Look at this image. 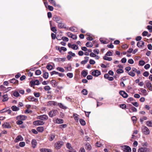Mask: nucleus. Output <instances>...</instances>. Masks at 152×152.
<instances>
[{
    "label": "nucleus",
    "mask_w": 152,
    "mask_h": 152,
    "mask_svg": "<svg viewBox=\"0 0 152 152\" xmlns=\"http://www.w3.org/2000/svg\"><path fill=\"white\" fill-rule=\"evenodd\" d=\"M64 145V142L62 141H58L56 142L54 145V147L56 149H60Z\"/></svg>",
    "instance_id": "f257e3e1"
},
{
    "label": "nucleus",
    "mask_w": 152,
    "mask_h": 152,
    "mask_svg": "<svg viewBox=\"0 0 152 152\" xmlns=\"http://www.w3.org/2000/svg\"><path fill=\"white\" fill-rule=\"evenodd\" d=\"M58 113V110H53L50 111L48 114L50 117L52 118L57 115Z\"/></svg>",
    "instance_id": "f03ea898"
},
{
    "label": "nucleus",
    "mask_w": 152,
    "mask_h": 152,
    "mask_svg": "<svg viewBox=\"0 0 152 152\" xmlns=\"http://www.w3.org/2000/svg\"><path fill=\"white\" fill-rule=\"evenodd\" d=\"M138 152H151L149 148L145 147H142L140 148L138 150Z\"/></svg>",
    "instance_id": "7ed1b4c3"
},
{
    "label": "nucleus",
    "mask_w": 152,
    "mask_h": 152,
    "mask_svg": "<svg viewBox=\"0 0 152 152\" xmlns=\"http://www.w3.org/2000/svg\"><path fill=\"white\" fill-rule=\"evenodd\" d=\"M142 130V132L145 135H148L150 133L149 129L146 126H143Z\"/></svg>",
    "instance_id": "20e7f679"
},
{
    "label": "nucleus",
    "mask_w": 152,
    "mask_h": 152,
    "mask_svg": "<svg viewBox=\"0 0 152 152\" xmlns=\"http://www.w3.org/2000/svg\"><path fill=\"white\" fill-rule=\"evenodd\" d=\"M122 150L123 151H126L127 152H131V148L129 146L127 145H124L121 147Z\"/></svg>",
    "instance_id": "39448f33"
},
{
    "label": "nucleus",
    "mask_w": 152,
    "mask_h": 152,
    "mask_svg": "<svg viewBox=\"0 0 152 152\" xmlns=\"http://www.w3.org/2000/svg\"><path fill=\"white\" fill-rule=\"evenodd\" d=\"M37 118L42 120H46L48 119V117L46 115H43L38 116Z\"/></svg>",
    "instance_id": "423d86ee"
},
{
    "label": "nucleus",
    "mask_w": 152,
    "mask_h": 152,
    "mask_svg": "<svg viewBox=\"0 0 152 152\" xmlns=\"http://www.w3.org/2000/svg\"><path fill=\"white\" fill-rule=\"evenodd\" d=\"M100 74V71L97 70H94L92 72V75L95 77H98Z\"/></svg>",
    "instance_id": "0eeeda50"
},
{
    "label": "nucleus",
    "mask_w": 152,
    "mask_h": 152,
    "mask_svg": "<svg viewBox=\"0 0 152 152\" xmlns=\"http://www.w3.org/2000/svg\"><path fill=\"white\" fill-rule=\"evenodd\" d=\"M27 118V117L24 115H19L16 117L17 120H20L21 121L25 120Z\"/></svg>",
    "instance_id": "6e6552de"
},
{
    "label": "nucleus",
    "mask_w": 152,
    "mask_h": 152,
    "mask_svg": "<svg viewBox=\"0 0 152 152\" xmlns=\"http://www.w3.org/2000/svg\"><path fill=\"white\" fill-rule=\"evenodd\" d=\"M48 106L53 107V106H56L57 105V102L54 101H50L48 102L47 103Z\"/></svg>",
    "instance_id": "1a4fd4ad"
},
{
    "label": "nucleus",
    "mask_w": 152,
    "mask_h": 152,
    "mask_svg": "<svg viewBox=\"0 0 152 152\" xmlns=\"http://www.w3.org/2000/svg\"><path fill=\"white\" fill-rule=\"evenodd\" d=\"M44 124V122L41 120H38L33 122V124L36 125H42Z\"/></svg>",
    "instance_id": "9d476101"
},
{
    "label": "nucleus",
    "mask_w": 152,
    "mask_h": 152,
    "mask_svg": "<svg viewBox=\"0 0 152 152\" xmlns=\"http://www.w3.org/2000/svg\"><path fill=\"white\" fill-rule=\"evenodd\" d=\"M119 94L124 98H127L128 96V94L125 91H120Z\"/></svg>",
    "instance_id": "9b49d317"
},
{
    "label": "nucleus",
    "mask_w": 152,
    "mask_h": 152,
    "mask_svg": "<svg viewBox=\"0 0 152 152\" xmlns=\"http://www.w3.org/2000/svg\"><path fill=\"white\" fill-rule=\"evenodd\" d=\"M23 140V138L21 135L18 136L15 140V142H18L19 141H21Z\"/></svg>",
    "instance_id": "f8f14e48"
},
{
    "label": "nucleus",
    "mask_w": 152,
    "mask_h": 152,
    "mask_svg": "<svg viewBox=\"0 0 152 152\" xmlns=\"http://www.w3.org/2000/svg\"><path fill=\"white\" fill-rule=\"evenodd\" d=\"M104 77L110 81H113L114 78L113 77H110L108 74H105L104 75Z\"/></svg>",
    "instance_id": "ddd939ff"
},
{
    "label": "nucleus",
    "mask_w": 152,
    "mask_h": 152,
    "mask_svg": "<svg viewBox=\"0 0 152 152\" xmlns=\"http://www.w3.org/2000/svg\"><path fill=\"white\" fill-rule=\"evenodd\" d=\"M2 126L3 128H11L10 124L8 123H5L2 125Z\"/></svg>",
    "instance_id": "4468645a"
},
{
    "label": "nucleus",
    "mask_w": 152,
    "mask_h": 152,
    "mask_svg": "<svg viewBox=\"0 0 152 152\" xmlns=\"http://www.w3.org/2000/svg\"><path fill=\"white\" fill-rule=\"evenodd\" d=\"M58 27L60 28H66V25L64 23L62 22H60L58 23Z\"/></svg>",
    "instance_id": "2eb2a0df"
},
{
    "label": "nucleus",
    "mask_w": 152,
    "mask_h": 152,
    "mask_svg": "<svg viewBox=\"0 0 152 152\" xmlns=\"http://www.w3.org/2000/svg\"><path fill=\"white\" fill-rule=\"evenodd\" d=\"M37 144L36 140L35 139H33L31 141V144L33 148H35L36 147Z\"/></svg>",
    "instance_id": "dca6fc26"
},
{
    "label": "nucleus",
    "mask_w": 152,
    "mask_h": 152,
    "mask_svg": "<svg viewBox=\"0 0 152 152\" xmlns=\"http://www.w3.org/2000/svg\"><path fill=\"white\" fill-rule=\"evenodd\" d=\"M146 85L148 88L151 90H152V85L149 81L147 82L146 83Z\"/></svg>",
    "instance_id": "f3484780"
},
{
    "label": "nucleus",
    "mask_w": 152,
    "mask_h": 152,
    "mask_svg": "<svg viewBox=\"0 0 152 152\" xmlns=\"http://www.w3.org/2000/svg\"><path fill=\"white\" fill-rule=\"evenodd\" d=\"M144 45V42L142 41L138 42L137 44V45L139 48H141L143 47Z\"/></svg>",
    "instance_id": "a211bd4d"
},
{
    "label": "nucleus",
    "mask_w": 152,
    "mask_h": 152,
    "mask_svg": "<svg viewBox=\"0 0 152 152\" xmlns=\"http://www.w3.org/2000/svg\"><path fill=\"white\" fill-rule=\"evenodd\" d=\"M54 123L58 124H61L64 123V121L61 119L57 118L56 119Z\"/></svg>",
    "instance_id": "6ab92c4d"
},
{
    "label": "nucleus",
    "mask_w": 152,
    "mask_h": 152,
    "mask_svg": "<svg viewBox=\"0 0 152 152\" xmlns=\"http://www.w3.org/2000/svg\"><path fill=\"white\" fill-rule=\"evenodd\" d=\"M40 151L41 152H52V151L50 149L45 148L40 149Z\"/></svg>",
    "instance_id": "aec40b11"
},
{
    "label": "nucleus",
    "mask_w": 152,
    "mask_h": 152,
    "mask_svg": "<svg viewBox=\"0 0 152 152\" xmlns=\"http://www.w3.org/2000/svg\"><path fill=\"white\" fill-rule=\"evenodd\" d=\"M66 147L68 149H69V152H70L71 151L74 150V149H72V147L71 145L69 143H67L66 144Z\"/></svg>",
    "instance_id": "412c9836"
},
{
    "label": "nucleus",
    "mask_w": 152,
    "mask_h": 152,
    "mask_svg": "<svg viewBox=\"0 0 152 152\" xmlns=\"http://www.w3.org/2000/svg\"><path fill=\"white\" fill-rule=\"evenodd\" d=\"M27 99L29 101L35 102L37 100L36 99H35L34 97L31 96L28 97Z\"/></svg>",
    "instance_id": "4be33fe9"
},
{
    "label": "nucleus",
    "mask_w": 152,
    "mask_h": 152,
    "mask_svg": "<svg viewBox=\"0 0 152 152\" xmlns=\"http://www.w3.org/2000/svg\"><path fill=\"white\" fill-rule=\"evenodd\" d=\"M55 137V134H51L49 136V140L50 141H52L54 139Z\"/></svg>",
    "instance_id": "5701e85b"
},
{
    "label": "nucleus",
    "mask_w": 152,
    "mask_h": 152,
    "mask_svg": "<svg viewBox=\"0 0 152 152\" xmlns=\"http://www.w3.org/2000/svg\"><path fill=\"white\" fill-rule=\"evenodd\" d=\"M132 70L134 72H136L138 75H140L141 74L140 71L139 70H137L135 68H132Z\"/></svg>",
    "instance_id": "b1692460"
},
{
    "label": "nucleus",
    "mask_w": 152,
    "mask_h": 152,
    "mask_svg": "<svg viewBox=\"0 0 152 152\" xmlns=\"http://www.w3.org/2000/svg\"><path fill=\"white\" fill-rule=\"evenodd\" d=\"M85 148L88 151H90L91 149V147L89 143H87L86 145Z\"/></svg>",
    "instance_id": "393cba45"
},
{
    "label": "nucleus",
    "mask_w": 152,
    "mask_h": 152,
    "mask_svg": "<svg viewBox=\"0 0 152 152\" xmlns=\"http://www.w3.org/2000/svg\"><path fill=\"white\" fill-rule=\"evenodd\" d=\"M31 84L34 85H39V82L38 80H36L34 81H31Z\"/></svg>",
    "instance_id": "a878e982"
},
{
    "label": "nucleus",
    "mask_w": 152,
    "mask_h": 152,
    "mask_svg": "<svg viewBox=\"0 0 152 152\" xmlns=\"http://www.w3.org/2000/svg\"><path fill=\"white\" fill-rule=\"evenodd\" d=\"M11 108L13 111H17L19 110V108L15 105L12 106Z\"/></svg>",
    "instance_id": "bb28decb"
},
{
    "label": "nucleus",
    "mask_w": 152,
    "mask_h": 152,
    "mask_svg": "<svg viewBox=\"0 0 152 152\" xmlns=\"http://www.w3.org/2000/svg\"><path fill=\"white\" fill-rule=\"evenodd\" d=\"M37 131L40 132H42L44 131V128L42 126H39L37 128Z\"/></svg>",
    "instance_id": "cd10ccee"
},
{
    "label": "nucleus",
    "mask_w": 152,
    "mask_h": 152,
    "mask_svg": "<svg viewBox=\"0 0 152 152\" xmlns=\"http://www.w3.org/2000/svg\"><path fill=\"white\" fill-rule=\"evenodd\" d=\"M73 116L75 120L78 121L79 119V115L75 113L73 114Z\"/></svg>",
    "instance_id": "c85d7f7f"
},
{
    "label": "nucleus",
    "mask_w": 152,
    "mask_h": 152,
    "mask_svg": "<svg viewBox=\"0 0 152 152\" xmlns=\"http://www.w3.org/2000/svg\"><path fill=\"white\" fill-rule=\"evenodd\" d=\"M4 99L2 100L3 102H5L8 99V96L7 94L4 95L3 96Z\"/></svg>",
    "instance_id": "c756f323"
},
{
    "label": "nucleus",
    "mask_w": 152,
    "mask_h": 152,
    "mask_svg": "<svg viewBox=\"0 0 152 152\" xmlns=\"http://www.w3.org/2000/svg\"><path fill=\"white\" fill-rule=\"evenodd\" d=\"M103 59L105 60L111 61L112 59L111 57H107V56H105L103 57Z\"/></svg>",
    "instance_id": "7c9ffc66"
},
{
    "label": "nucleus",
    "mask_w": 152,
    "mask_h": 152,
    "mask_svg": "<svg viewBox=\"0 0 152 152\" xmlns=\"http://www.w3.org/2000/svg\"><path fill=\"white\" fill-rule=\"evenodd\" d=\"M60 19V18L56 16H54L53 17V20L58 23H59L58 22L59 21Z\"/></svg>",
    "instance_id": "2f4dec72"
},
{
    "label": "nucleus",
    "mask_w": 152,
    "mask_h": 152,
    "mask_svg": "<svg viewBox=\"0 0 152 152\" xmlns=\"http://www.w3.org/2000/svg\"><path fill=\"white\" fill-rule=\"evenodd\" d=\"M50 3L52 5L56 6V3L55 0H48Z\"/></svg>",
    "instance_id": "473e14b6"
},
{
    "label": "nucleus",
    "mask_w": 152,
    "mask_h": 152,
    "mask_svg": "<svg viewBox=\"0 0 152 152\" xmlns=\"http://www.w3.org/2000/svg\"><path fill=\"white\" fill-rule=\"evenodd\" d=\"M58 105L60 108H62L64 109H65L67 108V107L64 105L63 104L61 103H59Z\"/></svg>",
    "instance_id": "72a5a7b5"
},
{
    "label": "nucleus",
    "mask_w": 152,
    "mask_h": 152,
    "mask_svg": "<svg viewBox=\"0 0 152 152\" xmlns=\"http://www.w3.org/2000/svg\"><path fill=\"white\" fill-rule=\"evenodd\" d=\"M86 46L88 47H92L93 45L90 42H88L86 44Z\"/></svg>",
    "instance_id": "f704fd0d"
},
{
    "label": "nucleus",
    "mask_w": 152,
    "mask_h": 152,
    "mask_svg": "<svg viewBox=\"0 0 152 152\" xmlns=\"http://www.w3.org/2000/svg\"><path fill=\"white\" fill-rule=\"evenodd\" d=\"M81 74L84 77H86L88 74V72L85 70L82 71Z\"/></svg>",
    "instance_id": "c9c22d12"
},
{
    "label": "nucleus",
    "mask_w": 152,
    "mask_h": 152,
    "mask_svg": "<svg viewBox=\"0 0 152 152\" xmlns=\"http://www.w3.org/2000/svg\"><path fill=\"white\" fill-rule=\"evenodd\" d=\"M147 125L149 127L152 126V121H148L146 122Z\"/></svg>",
    "instance_id": "e433bc0d"
},
{
    "label": "nucleus",
    "mask_w": 152,
    "mask_h": 152,
    "mask_svg": "<svg viewBox=\"0 0 152 152\" xmlns=\"http://www.w3.org/2000/svg\"><path fill=\"white\" fill-rule=\"evenodd\" d=\"M80 124L83 126H84L86 124V122L85 121L82 119H80Z\"/></svg>",
    "instance_id": "4c0bfd02"
},
{
    "label": "nucleus",
    "mask_w": 152,
    "mask_h": 152,
    "mask_svg": "<svg viewBox=\"0 0 152 152\" xmlns=\"http://www.w3.org/2000/svg\"><path fill=\"white\" fill-rule=\"evenodd\" d=\"M56 69L59 71L60 72H64L65 71L64 69L62 67H58Z\"/></svg>",
    "instance_id": "58836bf2"
},
{
    "label": "nucleus",
    "mask_w": 152,
    "mask_h": 152,
    "mask_svg": "<svg viewBox=\"0 0 152 152\" xmlns=\"http://www.w3.org/2000/svg\"><path fill=\"white\" fill-rule=\"evenodd\" d=\"M130 110L132 111L133 112H137V109L134 107H131V108L129 110V112H131L130 111Z\"/></svg>",
    "instance_id": "ea45409f"
},
{
    "label": "nucleus",
    "mask_w": 152,
    "mask_h": 152,
    "mask_svg": "<svg viewBox=\"0 0 152 152\" xmlns=\"http://www.w3.org/2000/svg\"><path fill=\"white\" fill-rule=\"evenodd\" d=\"M48 77V72H45L44 73L43 75V77L45 79H47Z\"/></svg>",
    "instance_id": "a19ab883"
},
{
    "label": "nucleus",
    "mask_w": 152,
    "mask_h": 152,
    "mask_svg": "<svg viewBox=\"0 0 152 152\" xmlns=\"http://www.w3.org/2000/svg\"><path fill=\"white\" fill-rule=\"evenodd\" d=\"M47 68L49 70H51L53 68V66L50 64H48L47 66Z\"/></svg>",
    "instance_id": "79ce46f5"
},
{
    "label": "nucleus",
    "mask_w": 152,
    "mask_h": 152,
    "mask_svg": "<svg viewBox=\"0 0 152 152\" xmlns=\"http://www.w3.org/2000/svg\"><path fill=\"white\" fill-rule=\"evenodd\" d=\"M116 72L118 74H121L124 72V70L121 69H119L117 70Z\"/></svg>",
    "instance_id": "37998d69"
},
{
    "label": "nucleus",
    "mask_w": 152,
    "mask_h": 152,
    "mask_svg": "<svg viewBox=\"0 0 152 152\" xmlns=\"http://www.w3.org/2000/svg\"><path fill=\"white\" fill-rule=\"evenodd\" d=\"M50 26H51V30L54 33H56V31H57V30L56 28L55 27H51L52 24L51 23H50Z\"/></svg>",
    "instance_id": "c03bdc74"
},
{
    "label": "nucleus",
    "mask_w": 152,
    "mask_h": 152,
    "mask_svg": "<svg viewBox=\"0 0 152 152\" xmlns=\"http://www.w3.org/2000/svg\"><path fill=\"white\" fill-rule=\"evenodd\" d=\"M132 120L134 124H135L136 123L137 118L135 116H133L132 117Z\"/></svg>",
    "instance_id": "a18cd8bd"
},
{
    "label": "nucleus",
    "mask_w": 152,
    "mask_h": 152,
    "mask_svg": "<svg viewBox=\"0 0 152 152\" xmlns=\"http://www.w3.org/2000/svg\"><path fill=\"white\" fill-rule=\"evenodd\" d=\"M128 74L132 76V77H134L135 75V73H134V72L133 71H132H132L129 72V73H128Z\"/></svg>",
    "instance_id": "49530a36"
},
{
    "label": "nucleus",
    "mask_w": 152,
    "mask_h": 152,
    "mask_svg": "<svg viewBox=\"0 0 152 152\" xmlns=\"http://www.w3.org/2000/svg\"><path fill=\"white\" fill-rule=\"evenodd\" d=\"M145 64V61L143 60H140L139 62V64L141 66H143Z\"/></svg>",
    "instance_id": "de8ad7c7"
},
{
    "label": "nucleus",
    "mask_w": 152,
    "mask_h": 152,
    "mask_svg": "<svg viewBox=\"0 0 152 152\" xmlns=\"http://www.w3.org/2000/svg\"><path fill=\"white\" fill-rule=\"evenodd\" d=\"M82 93L84 95H86L87 94V91L85 89H83L81 91Z\"/></svg>",
    "instance_id": "09e8293b"
},
{
    "label": "nucleus",
    "mask_w": 152,
    "mask_h": 152,
    "mask_svg": "<svg viewBox=\"0 0 152 152\" xmlns=\"http://www.w3.org/2000/svg\"><path fill=\"white\" fill-rule=\"evenodd\" d=\"M67 76L69 78H72L73 77V74L72 73H68L66 74Z\"/></svg>",
    "instance_id": "8fccbe9b"
},
{
    "label": "nucleus",
    "mask_w": 152,
    "mask_h": 152,
    "mask_svg": "<svg viewBox=\"0 0 152 152\" xmlns=\"http://www.w3.org/2000/svg\"><path fill=\"white\" fill-rule=\"evenodd\" d=\"M67 125L66 124H63L60 125L59 126V128L61 129L64 128L66 127Z\"/></svg>",
    "instance_id": "3c124183"
},
{
    "label": "nucleus",
    "mask_w": 152,
    "mask_h": 152,
    "mask_svg": "<svg viewBox=\"0 0 152 152\" xmlns=\"http://www.w3.org/2000/svg\"><path fill=\"white\" fill-rule=\"evenodd\" d=\"M149 73L148 72L145 71L143 72V75L145 77H147L149 75Z\"/></svg>",
    "instance_id": "603ef678"
},
{
    "label": "nucleus",
    "mask_w": 152,
    "mask_h": 152,
    "mask_svg": "<svg viewBox=\"0 0 152 152\" xmlns=\"http://www.w3.org/2000/svg\"><path fill=\"white\" fill-rule=\"evenodd\" d=\"M78 47L76 45H72V48L73 50H77L78 49Z\"/></svg>",
    "instance_id": "864d4df0"
},
{
    "label": "nucleus",
    "mask_w": 152,
    "mask_h": 152,
    "mask_svg": "<svg viewBox=\"0 0 152 152\" xmlns=\"http://www.w3.org/2000/svg\"><path fill=\"white\" fill-rule=\"evenodd\" d=\"M44 89L46 91H49L51 89L50 87L48 86H46L44 88Z\"/></svg>",
    "instance_id": "5fc2aeb1"
},
{
    "label": "nucleus",
    "mask_w": 152,
    "mask_h": 152,
    "mask_svg": "<svg viewBox=\"0 0 152 152\" xmlns=\"http://www.w3.org/2000/svg\"><path fill=\"white\" fill-rule=\"evenodd\" d=\"M112 55V52L110 51L107 52L105 55V56H111Z\"/></svg>",
    "instance_id": "6e6d98bb"
},
{
    "label": "nucleus",
    "mask_w": 152,
    "mask_h": 152,
    "mask_svg": "<svg viewBox=\"0 0 152 152\" xmlns=\"http://www.w3.org/2000/svg\"><path fill=\"white\" fill-rule=\"evenodd\" d=\"M41 73V71L39 70H37L35 72V74L37 75H39Z\"/></svg>",
    "instance_id": "4d7b16f0"
},
{
    "label": "nucleus",
    "mask_w": 152,
    "mask_h": 152,
    "mask_svg": "<svg viewBox=\"0 0 152 152\" xmlns=\"http://www.w3.org/2000/svg\"><path fill=\"white\" fill-rule=\"evenodd\" d=\"M147 119V117L145 116H143V117L141 118L140 119V121L141 122H143L144 120H146Z\"/></svg>",
    "instance_id": "13d9d810"
},
{
    "label": "nucleus",
    "mask_w": 152,
    "mask_h": 152,
    "mask_svg": "<svg viewBox=\"0 0 152 152\" xmlns=\"http://www.w3.org/2000/svg\"><path fill=\"white\" fill-rule=\"evenodd\" d=\"M13 95L15 96L18 97L19 96V93L17 91H15L13 93Z\"/></svg>",
    "instance_id": "bf43d9fd"
},
{
    "label": "nucleus",
    "mask_w": 152,
    "mask_h": 152,
    "mask_svg": "<svg viewBox=\"0 0 152 152\" xmlns=\"http://www.w3.org/2000/svg\"><path fill=\"white\" fill-rule=\"evenodd\" d=\"M147 28L150 32H152V26H148L147 27Z\"/></svg>",
    "instance_id": "052dcab7"
},
{
    "label": "nucleus",
    "mask_w": 152,
    "mask_h": 152,
    "mask_svg": "<svg viewBox=\"0 0 152 152\" xmlns=\"http://www.w3.org/2000/svg\"><path fill=\"white\" fill-rule=\"evenodd\" d=\"M25 145V143L24 142H20L19 144V146L21 147H23Z\"/></svg>",
    "instance_id": "680f3d73"
},
{
    "label": "nucleus",
    "mask_w": 152,
    "mask_h": 152,
    "mask_svg": "<svg viewBox=\"0 0 152 152\" xmlns=\"http://www.w3.org/2000/svg\"><path fill=\"white\" fill-rule=\"evenodd\" d=\"M68 54L72 56L75 57V53H73L71 51H69L68 52Z\"/></svg>",
    "instance_id": "e2e57ef3"
},
{
    "label": "nucleus",
    "mask_w": 152,
    "mask_h": 152,
    "mask_svg": "<svg viewBox=\"0 0 152 152\" xmlns=\"http://www.w3.org/2000/svg\"><path fill=\"white\" fill-rule=\"evenodd\" d=\"M150 66V65L149 64H146L144 66L145 69H149Z\"/></svg>",
    "instance_id": "0e129e2a"
},
{
    "label": "nucleus",
    "mask_w": 152,
    "mask_h": 152,
    "mask_svg": "<svg viewBox=\"0 0 152 152\" xmlns=\"http://www.w3.org/2000/svg\"><path fill=\"white\" fill-rule=\"evenodd\" d=\"M148 34V31H145L142 32V35L143 36H147Z\"/></svg>",
    "instance_id": "69168bd1"
},
{
    "label": "nucleus",
    "mask_w": 152,
    "mask_h": 152,
    "mask_svg": "<svg viewBox=\"0 0 152 152\" xmlns=\"http://www.w3.org/2000/svg\"><path fill=\"white\" fill-rule=\"evenodd\" d=\"M128 62L129 64H132L134 63V61L132 59H129L128 60Z\"/></svg>",
    "instance_id": "338daca9"
},
{
    "label": "nucleus",
    "mask_w": 152,
    "mask_h": 152,
    "mask_svg": "<svg viewBox=\"0 0 152 152\" xmlns=\"http://www.w3.org/2000/svg\"><path fill=\"white\" fill-rule=\"evenodd\" d=\"M93 51L95 53L97 54H99V50L97 49H95Z\"/></svg>",
    "instance_id": "774afa93"
}]
</instances>
